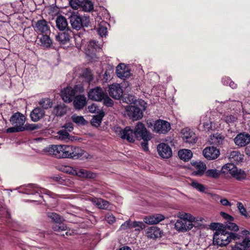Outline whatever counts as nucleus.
Instances as JSON below:
<instances>
[{"label":"nucleus","instance_id":"obj_39","mask_svg":"<svg viewBox=\"0 0 250 250\" xmlns=\"http://www.w3.org/2000/svg\"><path fill=\"white\" fill-rule=\"evenodd\" d=\"M232 176L239 181L245 179L246 178L245 172L241 169H238L236 167V170H234V172L233 173Z\"/></svg>","mask_w":250,"mask_h":250},{"label":"nucleus","instance_id":"obj_33","mask_svg":"<svg viewBox=\"0 0 250 250\" xmlns=\"http://www.w3.org/2000/svg\"><path fill=\"white\" fill-rule=\"evenodd\" d=\"M104 116V113L103 111H100L98 114L93 116L91 121V125L96 127L99 126Z\"/></svg>","mask_w":250,"mask_h":250},{"label":"nucleus","instance_id":"obj_11","mask_svg":"<svg viewBox=\"0 0 250 250\" xmlns=\"http://www.w3.org/2000/svg\"><path fill=\"white\" fill-rule=\"evenodd\" d=\"M35 31L40 34H49L50 27L47 22L44 19L37 21L35 24L32 23Z\"/></svg>","mask_w":250,"mask_h":250},{"label":"nucleus","instance_id":"obj_32","mask_svg":"<svg viewBox=\"0 0 250 250\" xmlns=\"http://www.w3.org/2000/svg\"><path fill=\"white\" fill-rule=\"evenodd\" d=\"M91 201L95 204L98 208L103 209H106L108 208L109 203V202L104 200L102 198H92Z\"/></svg>","mask_w":250,"mask_h":250},{"label":"nucleus","instance_id":"obj_27","mask_svg":"<svg viewBox=\"0 0 250 250\" xmlns=\"http://www.w3.org/2000/svg\"><path fill=\"white\" fill-rule=\"evenodd\" d=\"M162 232L160 229L156 227H150L147 229L146 236L151 239H156L161 237Z\"/></svg>","mask_w":250,"mask_h":250},{"label":"nucleus","instance_id":"obj_48","mask_svg":"<svg viewBox=\"0 0 250 250\" xmlns=\"http://www.w3.org/2000/svg\"><path fill=\"white\" fill-rule=\"evenodd\" d=\"M226 229H228L231 231H237L239 230L238 226L235 223L231 222V221L226 222Z\"/></svg>","mask_w":250,"mask_h":250},{"label":"nucleus","instance_id":"obj_9","mask_svg":"<svg viewBox=\"0 0 250 250\" xmlns=\"http://www.w3.org/2000/svg\"><path fill=\"white\" fill-rule=\"evenodd\" d=\"M127 115L133 121H137L143 117V112L141 109L134 105H127L125 107Z\"/></svg>","mask_w":250,"mask_h":250},{"label":"nucleus","instance_id":"obj_10","mask_svg":"<svg viewBox=\"0 0 250 250\" xmlns=\"http://www.w3.org/2000/svg\"><path fill=\"white\" fill-rule=\"evenodd\" d=\"M171 129V125L169 122L163 120H157L154 123V130L158 133L166 134Z\"/></svg>","mask_w":250,"mask_h":250},{"label":"nucleus","instance_id":"obj_51","mask_svg":"<svg viewBox=\"0 0 250 250\" xmlns=\"http://www.w3.org/2000/svg\"><path fill=\"white\" fill-rule=\"evenodd\" d=\"M224 120L227 123H233L235 122L237 118L234 115H226L223 116Z\"/></svg>","mask_w":250,"mask_h":250},{"label":"nucleus","instance_id":"obj_46","mask_svg":"<svg viewBox=\"0 0 250 250\" xmlns=\"http://www.w3.org/2000/svg\"><path fill=\"white\" fill-rule=\"evenodd\" d=\"M52 229L54 231H63L67 229V226L62 222H60L53 225Z\"/></svg>","mask_w":250,"mask_h":250},{"label":"nucleus","instance_id":"obj_29","mask_svg":"<svg viewBox=\"0 0 250 250\" xmlns=\"http://www.w3.org/2000/svg\"><path fill=\"white\" fill-rule=\"evenodd\" d=\"M212 124L210 118L207 115H203L201 117L200 125H202V127L205 131L208 132L212 129Z\"/></svg>","mask_w":250,"mask_h":250},{"label":"nucleus","instance_id":"obj_12","mask_svg":"<svg viewBox=\"0 0 250 250\" xmlns=\"http://www.w3.org/2000/svg\"><path fill=\"white\" fill-rule=\"evenodd\" d=\"M234 142L239 148L246 146L250 143V135L245 132L239 133L234 138Z\"/></svg>","mask_w":250,"mask_h":250},{"label":"nucleus","instance_id":"obj_57","mask_svg":"<svg viewBox=\"0 0 250 250\" xmlns=\"http://www.w3.org/2000/svg\"><path fill=\"white\" fill-rule=\"evenodd\" d=\"M72 90H73L74 92H75V95L76 93H83L84 91V88L82 84H77L75 85L74 88H72Z\"/></svg>","mask_w":250,"mask_h":250},{"label":"nucleus","instance_id":"obj_40","mask_svg":"<svg viewBox=\"0 0 250 250\" xmlns=\"http://www.w3.org/2000/svg\"><path fill=\"white\" fill-rule=\"evenodd\" d=\"M106 23L105 22H103L99 24V26L97 28L98 33L102 37H105L107 34Z\"/></svg>","mask_w":250,"mask_h":250},{"label":"nucleus","instance_id":"obj_20","mask_svg":"<svg viewBox=\"0 0 250 250\" xmlns=\"http://www.w3.org/2000/svg\"><path fill=\"white\" fill-rule=\"evenodd\" d=\"M116 73L119 78L123 80L128 78L131 74L129 69L126 68L124 63H121L117 66Z\"/></svg>","mask_w":250,"mask_h":250},{"label":"nucleus","instance_id":"obj_2","mask_svg":"<svg viewBox=\"0 0 250 250\" xmlns=\"http://www.w3.org/2000/svg\"><path fill=\"white\" fill-rule=\"evenodd\" d=\"M239 238L240 235L235 233L222 231V232L214 233L213 241L214 245L222 247L228 245L231 240H236Z\"/></svg>","mask_w":250,"mask_h":250},{"label":"nucleus","instance_id":"obj_18","mask_svg":"<svg viewBox=\"0 0 250 250\" xmlns=\"http://www.w3.org/2000/svg\"><path fill=\"white\" fill-rule=\"evenodd\" d=\"M157 150L159 155L163 158L168 159L172 155V150L167 144H160L157 146Z\"/></svg>","mask_w":250,"mask_h":250},{"label":"nucleus","instance_id":"obj_24","mask_svg":"<svg viewBox=\"0 0 250 250\" xmlns=\"http://www.w3.org/2000/svg\"><path fill=\"white\" fill-rule=\"evenodd\" d=\"M45 115L43 109L39 107L35 108L30 113V116L32 121L36 122L42 119Z\"/></svg>","mask_w":250,"mask_h":250},{"label":"nucleus","instance_id":"obj_16","mask_svg":"<svg viewBox=\"0 0 250 250\" xmlns=\"http://www.w3.org/2000/svg\"><path fill=\"white\" fill-rule=\"evenodd\" d=\"M182 138L183 141L189 144H194L197 141L195 134L188 128H185L182 130Z\"/></svg>","mask_w":250,"mask_h":250},{"label":"nucleus","instance_id":"obj_59","mask_svg":"<svg viewBox=\"0 0 250 250\" xmlns=\"http://www.w3.org/2000/svg\"><path fill=\"white\" fill-rule=\"evenodd\" d=\"M105 220L110 224H113L116 220L115 217L112 214H108L105 216Z\"/></svg>","mask_w":250,"mask_h":250},{"label":"nucleus","instance_id":"obj_23","mask_svg":"<svg viewBox=\"0 0 250 250\" xmlns=\"http://www.w3.org/2000/svg\"><path fill=\"white\" fill-rule=\"evenodd\" d=\"M56 26L60 31H65L70 29L68 25L67 21L65 17L62 15L57 16L55 20Z\"/></svg>","mask_w":250,"mask_h":250},{"label":"nucleus","instance_id":"obj_31","mask_svg":"<svg viewBox=\"0 0 250 250\" xmlns=\"http://www.w3.org/2000/svg\"><path fill=\"white\" fill-rule=\"evenodd\" d=\"M179 158L185 162L189 161L192 156V152L189 149H181L178 151Z\"/></svg>","mask_w":250,"mask_h":250},{"label":"nucleus","instance_id":"obj_15","mask_svg":"<svg viewBox=\"0 0 250 250\" xmlns=\"http://www.w3.org/2000/svg\"><path fill=\"white\" fill-rule=\"evenodd\" d=\"M109 95L113 99H120L123 95V89L120 84L115 83L109 85L108 88Z\"/></svg>","mask_w":250,"mask_h":250},{"label":"nucleus","instance_id":"obj_38","mask_svg":"<svg viewBox=\"0 0 250 250\" xmlns=\"http://www.w3.org/2000/svg\"><path fill=\"white\" fill-rule=\"evenodd\" d=\"M82 76L84 78L85 81L89 83L93 79L92 72L89 68H85L84 69L82 72Z\"/></svg>","mask_w":250,"mask_h":250},{"label":"nucleus","instance_id":"obj_37","mask_svg":"<svg viewBox=\"0 0 250 250\" xmlns=\"http://www.w3.org/2000/svg\"><path fill=\"white\" fill-rule=\"evenodd\" d=\"M204 174L207 177L216 179L219 177L220 172L216 169H209L205 171Z\"/></svg>","mask_w":250,"mask_h":250},{"label":"nucleus","instance_id":"obj_36","mask_svg":"<svg viewBox=\"0 0 250 250\" xmlns=\"http://www.w3.org/2000/svg\"><path fill=\"white\" fill-rule=\"evenodd\" d=\"M81 7L85 12H90L94 8L93 3L89 0H84L82 1Z\"/></svg>","mask_w":250,"mask_h":250},{"label":"nucleus","instance_id":"obj_64","mask_svg":"<svg viewBox=\"0 0 250 250\" xmlns=\"http://www.w3.org/2000/svg\"><path fill=\"white\" fill-rule=\"evenodd\" d=\"M220 226V223H211L210 225V227L213 229L216 230V231H218V229Z\"/></svg>","mask_w":250,"mask_h":250},{"label":"nucleus","instance_id":"obj_1","mask_svg":"<svg viewBox=\"0 0 250 250\" xmlns=\"http://www.w3.org/2000/svg\"><path fill=\"white\" fill-rule=\"evenodd\" d=\"M25 120V117L22 114L18 112L12 115L10 121L13 125L21 127L23 131L28 130L29 131H34L41 130L42 129L43 125L41 124H35L27 123L24 125Z\"/></svg>","mask_w":250,"mask_h":250},{"label":"nucleus","instance_id":"obj_3","mask_svg":"<svg viewBox=\"0 0 250 250\" xmlns=\"http://www.w3.org/2000/svg\"><path fill=\"white\" fill-rule=\"evenodd\" d=\"M69 19L72 28L76 30H79L84 27H88L90 24L89 16H81L78 12H73Z\"/></svg>","mask_w":250,"mask_h":250},{"label":"nucleus","instance_id":"obj_56","mask_svg":"<svg viewBox=\"0 0 250 250\" xmlns=\"http://www.w3.org/2000/svg\"><path fill=\"white\" fill-rule=\"evenodd\" d=\"M88 110L91 113H95L97 112V113H99L100 111L99 107L96 104H92L91 105L88 106Z\"/></svg>","mask_w":250,"mask_h":250},{"label":"nucleus","instance_id":"obj_34","mask_svg":"<svg viewBox=\"0 0 250 250\" xmlns=\"http://www.w3.org/2000/svg\"><path fill=\"white\" fill-rule=\"evenodd\" d=\"M234 170H236L235 166L232 163H228L224 165L221 169L222 173L225 174L229 173L231 175Z\"/></svg>","mask_w":250,"mask_h":250},{"label":"nucleus","instance_id":"obj_30","mask_svg":"<svg viewBox=\"0 0 250 250\" xmlns=\"http://www.w3.org/2000/svg\"><path fill=\"white\" fill-rule=\"evenodd\" d=\"M224 139L225 137L222 134L217 133L210 136V143L219 146L223 144Z\"/></svg>","mask_w":250,"mask_h":250},{"label":"nucleus","instance_id":"obj_17","mask_svg":"<svg viewBox=\"0 0 250 250\" xmlns=\"http://www.w3.org/2000/svg\"><path fill=\"white\" fill-rule=\"evenodd\" d=\"M204 157L208 160L216 159L220 155V151L214 146L206 147L203 151Z\"/></svg>","mask_w":250,"mask_h":250},{"label":"nucleus","instance_id":"obj_50","mask_svg":"<svg viewBox=\"0 0 250 250\" xmlns=\"http://www.w3.org/2000/svg\"><path fill=\"white\" fill-rule=\"evenodd\" d=\"M132 228H135V230H139L145 228V225L142 222H131Z\"/></svg>","mask_w":250,"mask_h":250},{"label":"nucleus","instance_id":"obj_25","mask_svg":"<svg viewBox=\"0 0 250 250\" xmlns=\"http://www.w3.org/2000/svg\"><path fill=\"white\" fill-rule=\"evenodd\" d=\"M73 105L76 109L80 110L86 104V99L84 95L76 96L73 99Z\"/></svg>","mask_w":250,"mask_h":250},{"label":"nucleus","instance_id":"obj_62","mask_svg":"<svg viewBox=\"0 0 250 250\" xmlns=\"http://www.w3.org/2000/svg\"><path fill=\"white\" fill-rule=\"evenodd\" d=\"M230 81V78L228 77H224L222 79V83L225 85H229Z\"/></svg>","mask_w":250,"mask_h":250},{"label":"nucleus","instance_id":"obj_35","mask_svg":"<svg viewBox=\"0 0 250 250\" xmlns=\"http://www.w3.org/2000/svg\"><path fill=\"white\" fill-rule=\"evenodd\" d=\"M229 159L231 162L237 163L242 161L243 157L239 152L237 151H232L230 153Z\"/></svg>","mask_w":250,"mask_h":250},{"label":"nucleus","instance_id":"obj_21","mask_svg":"<svg viewBox=\"0 0 250 250\" xmlns=\"http://www.w3.org/2000/svg\"><path fill=\"white\" fill-rule=\"evenodd\" d=\"M75 92H74L72 88L71 87H67L61 92L62 99L65 103H71L75 97Z\"/></svg>","mask_w":250,"mask_h":250},{"label":"nucleus","instance_id":"obj_5","mask_svg":"<svg viewBox=\"0 0 250 250\" xmlns=\"http://www.w3.org/2000/svg\"><path fill=\"white\" fill-rule=\"evenodd\" d=\"M133 136L139 140L151 139V133L147 131L144 124L138 122L136 125L134 130H133Z\"/></svg>","mask_w":250,"mask_h":250},{"label":"nucleus","instance_id":"obj_63","mask_svg":"<svg viewBox=\"0 0 250 250\" xmlns=\"http://www.w3.org/2000/svg\"><path fill=\"white\" fill-rule=\"evenodd\" d=\"M220 202L223 206H231V203L226 198L221 199Z\"/></svg>","mask_w":250,"mask_h":250},{"label":"nucleus","instance_id":"obj_60","mask_svg":"<svg viewBox=\"0 0 250 250\" xmlns=\"http://www.w3.org/2000/svg\"><path fill=\"white\" fill-rule=\"evenodd\" d=\"M220 214L223 218L227 220V222L232 221L234 220V218L232 216L224 212H221Z\"/></svg>","mask_w":250,"mask_h":250},{"label":"nucleus","instance_id":"obj_47","mask_svg":"<svg viewBox=\"0 0 250 250\" xmlns=\"http://www.w3.org/2000/svg\"><path fill=\"white\" fill-rule=\"evenodd\" d=\"M29 191L27 193L28 194H35L36 193L40 194L42 192L41 189L37 186L33 184L29 185Z\"/></svg>","mask_w":250,"mask_h":250},{"label":"nucleus","instance_id":"obj_54","mask_svg":"<svg viewBox=\"0 0 250 250\" xmlns=\"http://www.w3.org/2000/svg\"><path fill=\"white\" fill-rule=\"evenodd\" d=\"M237 208L239 210L240 214L245 217H247V210L244 207L243 204L241 202H238L237 204Z\"/></svg>","mask_w":250,"mask_h":250},{"label":"nucleus","instance_id":"obj_7","mask_svg":"<svg viewBox=\"0 0 250 250\" xmlns=\"http://www.w3.org/2000/svg\"><path fill=\"white\" fill-rule=\"evenodd\" d=\"M114 131L122 139H126L128 142L131 143L135 141L133 136V130L129 126H126L124 129L120 126H114Z\"/></svg>","mask_w":250,"mask_h":250},{"label":"nucleus","instance_id":"obj_43","mask_svg":"<svg viewBox=\"0 0 250 250\" xmlns=\"http://www.w3.org/2000/svg\"><path fill=\"white\" fill-rule=\"evenodd\" d=\"M40 41L46 47H49L52 44V41L49 35H48V34H42L40 39Z\"/></svg>","mask_w":250,"mask_h":250},{"label":"nucleus","instance_id":"obj_14","mask_svg":"<svg viewBox=\"0 0 250 250\" xmlns=\"http://www.w3.org/2000/svg\"><path fill=\"white\" fill-rule=\"evenodd\" d=\"M104 96V91L101 87L99 86L90 89L88 93V98L95 101H102Z\"/></svg>","mask_w":250,"mask_h":250},{"label":"nucleus","instance_id":"obj_44","mask_svg":"<svg viewBox=\"0 0 250 250\" xmlns=\"http://www.w3.org/2000/svg\"><path fill=\"white\" fill-rule=\"evenodd\" d=\"M47 216L48 218H50L53 221H54L55 223V224L60 223V222H62V218L60 215L55 212H48L47 213Z\"/></svg>","mask_w":250,"mask_h":250},{"label":"nucleus","instance_id":"obj_22","mask_svg":"<svg viewBox=\"0 0 250 250\" xmlns=\"http://www.w3.org/2000/svg\"><path fill=\"white\" fill-rule=\"evenodd\" d=\"M165 219V216L161 214H154L145 217L144 221L146 224L152 225L158 224Z\"/></svg>","mask_w":250,"mask_h":250},{"label":"nucleus","instance_id":"obj_19","mask_svg":"<svg viewBox=\"0 0 250 250\" xmlns=\"http://www.w3.org/2000/svg\"><path fill=\"white\" fill-rule=\"evenodd\" d=\"M192 166L194 167V170L192 172V175L195 176H202L205 172L207 168L205 163L201 162H194L191 163Z\"/></svg>","mask_w":250,"mask_h":250},{"label":"nucleus","instance_id":"obj_58","mask_svg":"<svg viewBox=\"0 0 250 250\" xmlns=\"http://www.w3.org/2000/svg\"><path fill=\"white\" fill-rule=\"evenodd\" d=\"M21 129V128L18 127L17 126H14L13 127H9L6 129V132L7 133H14V132H18L23 131Z\"/></svg>","mask_w":250,"mask_h":250},{"label":"nucleus","instance_id":"obj_13","mask_svg":"<svg viewBox=\"0 0 250 250\" xmlns=\"http://www.w3.org/2000/svg\"><path fill=\"white\" fill-rule=\"evenodd\" d=\"M62 145H50L44 148L43 151L47 155L54 156L57 158H62Z\"/></svg>","mask_w":250,"mask_h":250},{"label":"nucleus","instance_id":"obj_41","mask_svg":"<svg viewBox=\"0 0 250 250\" xmlns=\"http://www.w3.org/2000/svg\"><path fill=\"white\" fill-rule=\"evenodd\" d=\"M39 104L45 109H48L52 106V102L49 98H43L39 102Z\"/></svg>","mask_w":250,"mask_h":250},{"label":"nucleus","instance_id":"obj_52","mask_svg":"<svg viewBox=\"0 0 250 250\" xmlns=\"http://www.w3.org/2000/svg\"><path fill=\"white\" fill-rule=\"evenodd\" d=\"M69 4L74 9H78L81 7L82 1L80 0H69Z\"/></svg>","mask_w":250,"mask_h":250},{"label":"nucleus","instance_id":"obj_53","mask_svg":"<svg viewBox=\"0 0 250 250\" xmlns=\"http://www.w3.org/2000/svg\"><path fill=\"white\" fill-rule=\"evenodd\" d=\"M104 104L107 106H112L113 104V101L105 93L103 99Z\"/></svg>","mask_w":250,"mask_h":250},{"label":"nucleus","instance_id":"obj_42","mask_svg":"<svg viewBox=\"0 0 250 250\" xmlns=\"http://www.w3.org/2000/svg\"><path fill=\"white\" fill-rule=\"evenodd\" d=\"M70 135L66 130H61L57 132L56 137L58 139L62 141H67L69 140Z\"/></svg>","mask_w":250,"mask_h":250},{"label":"nucleus","instance_id":"obj_49","mask_svg":"<svg viewBox=\"0 0 250 250\" xmlns=\"http://www.w3.org/2000/svg\"><path fill=\"white\" fill-rule=\"evenodd\" d=\"M191 186L194 188L197 189V190L200 192H203L205 191V188L203 184H201L195 181H193L191 183Z\"/></svg>","mask_w":250,"mask_h":250},{"label":"nucleus","instance_id":"obj_28","mask_svg":"<svg viewBox=\"0 0 250 250\" xmlns=\"http://www.w3.org/2000/svg\"><path fill=\"white\" fill-rule=\"evenodd\" d=\"M67 111V107L64 104H61L54 106L52 113L57 117H62L64 115Z\"/></svg>","mask_w":250,"mask_h":250},{"label":"nucleus","instance_id":"obj_61","mask_svg":"<svg viewBox=\"0 0 250 250\" xmlns=\"http://www.w3.org/2000/svg\"><path fill=\"white\" fill-rule=\"evenodd\" d=\"M150 139H147L146 140H143V142L141 143V146L143 150L145 151H147L148 150V141H149Z\"/></svg>","mask_w":250,"mask_h":250},{"label":"nucleus","instance_id":"obj_8","mask_svg":"<svg viewBox=\"0 0 250 250\" xmlns=\"http://www.w3.org/2000/svg\"><path fill=\"white\" fill-rule=\"evenodd\" d=\"M62 171L66 173H75L76 175L83 178L94 179L96 177V173L91 172L84 169L74 170L71 167H65Z\"/></svg>","mask_w":250,"mask_h":250},{"label":"nucleus","instance_id":"obj_55","mask_svg":"<svg viewBox=\"0 0 250 250\" xmlns=\"http://www.w3.org/2000/svg\"><path fill=\"white\" fill-rule=\"evenodd\" d=\"M128 229H132L131 221L130 220L124 222L120 227V230H125Z\"/></svg>","mask_w":250,"mask_h":250},{"label":"nucleus","instance_id":"obj_6","mask_svg":"<svg viewBox=\"0 0 250 250\" xmlns=\"http://www.w3.org/2000/svg\"><path fill=\"white\" fill-rule=\"evenodd\" d=\"M187 216V213L182 214L180 216V218L176 222L175 228L178 231H186L193 228V225L191 222L188 219Z\"/></svg>","mask_w":250,"mask_h":250},{"label":"nucleus","instance_id":"obj_45","mask_svg":"<svg viewBox=\"0 0 250 250\" xmlns=\"http://www.w3.org/2000/svg\"><path fill=\"white\" fill-rule=\"evenodd\" d=\"M71 119L73 122L78 125H84L86 123L85 120L82 116L73 115L71 116Z\"/></svg>","mask_w":250,"mask_h":250},{"label":"nucleus","instance_id":"obj_26","mask_svg":"<svg viewBox=\"0 0 250 250\" xmlns=\"http://www.w3.org/2000/svg\"><path fill=\"white\" fill-rule=\"evenodd\" d=\"M63 31V32L58 33L56 36V38L57 41H58L60 44H65L68 43L70 41V34L71 33V30L69 29Z\"/></svg>","mask_w":250,"mask_h":250},{"label":"nucleus","instance_id":"obj_4","mask_svg":"<svg viewBox=\"0 0 250 250\" xmlns=\"http://www.w3.org/2000/svg\"><path fill=\"white\" fill-rule=\"evenodd\" d=\"M83 150L78 146L62 145V158L76 159L83 155Z\"/></svg>","mask_w":250,"mask_h":250}]
</instances>
